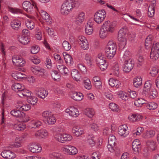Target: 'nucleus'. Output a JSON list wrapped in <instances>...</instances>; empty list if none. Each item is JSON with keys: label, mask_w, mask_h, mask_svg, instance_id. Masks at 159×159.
Returning <instances> with one entry per match:
<instances>
[{"label": "nucleus", "mask_w": 159, "mask_h": 159, "mask_svg": "<svg viewBox=\"0 0 159 159\" xmlns=\"http://www.w3.org/2000/svg\"><path fill=\"white\" fill-rule=\"evenodd\" d=\"M116 23L115 21L110 20L105 21L101 26L99 35L101 39L106 38L110 34L114 33L116 31Z\"/></svg>", "instance_id": "f257e3e1"}, {"label": "nucleus", "mask_w": 159, "mask_h": 159, "mask_svg": "<svg viewBox=\"0 0 159 159\" xmlns=\"http://www.w3.org/2000/svg\"><path fill=\"white\" fill-rule=\"evenodd\" d=\"M80 4V2L78 0H66L61 5L60 12L62 14L67 15L73 8L78 7Z\"/></svg>", "instance_id": "f03ea898"}, {"label": "nucleus", "mask_w": 159, "mask_h": 159, "mask_svg": "<svg viewBox=\"0 0 159 159\" xmlns=\"http://www.w3.org/2000/svg\"><path fill=\"white\" fill-rule=\"evenodd\" d=\"M116 46L115 42L112 41H109L106 47L105 52L108 59H112L115 55L116 51Z\"/></svg>", "instance_id": "7ed1b4c3"}, {"label": "nucleus", "mask_w": 159, "mask_h": 159, "mask_svg": "<svg viewBox=\"0 0 159 159\" xmlns=\"http://www.w3.org/2000/svg\"><path fill=\"white\" fill-rule=\"evenodd\" d=\"M61 150L64 154L71 156L76 155L78 152L76 147L69 145H63L61 148Z\"/></svg>", "instance_id": "20e7f679"}, {"label": "nucleus", "mask_w": 159, "mask_h": 159, "mask_svg": "<svg viewBox=\"0 0 159 159\" xmlns=\"http://www.w3.org/2000/svg\"><path fill=\"white\" fill-rule=\"evenodd\" d=\"M42 116L49 124H53L56 121V119L53 115L49 111H43L42 114Z\"/></svg>", "instance_id": "39448f33"}, {"label": "nucleus", "mask_w": 159, "mask_h": 159, "mask_svg": "<svg viewBox=\"0 0 159 159\" xmlns=\"http://www.w3.org/2000/svg\"><path fill=\"white\" fill-rule=\"evenodd\" d=\"M32 4L29 1H25L23 2L22 4L24 9L28 13H31L33 10V6L35 8H37L36 3L33 1L30 0Z\"/></svg>", "instance_id": "423d86ee"}, {"label": "nucleus", "mask_w": 159, "mask_h": 159, "mask_svg": "<svg viewBox=\"0 0 159 159\" xmlns=\"http://www.w3.org/2000/svg\"><path fill=\"white\" fill-rule=\"evenodd\" d=\"M134 66V62L132 59L125 60L124 61V66L123 70L126 73L130 72L133 69Z\"/></svg>", "instance_id": "0eeeda50"}, {"label": "nucleus", "mask_w": 159, "mask_h": 159, "mask_svg": "<svg viewBox=\"0 0 159 159\" xmlns=\"http://www.w3.org/2000/svg\"><path fill=\"white\" fill-rule=\"evenodd\" d=\"M34 93L39 98L43 99L47 96L48 92L43 88L37 87L35 89Z\"/></svg>", "instance_id": "6e6552de"}, {"label": "nucleus", "mask_w": 159, "mask_h": 159, "mask_svg": "<svg viewBox=\"0 0 159 159\" xmlns=\"http://www.w3.org/2000/svg\"><path fill=\"white\" fill-rule=\"evenodd\" d=\"M12 60L13 64L16 66L22 67L25 63V61L23 58L17 55H14Z\"/></svg>", "instance_id": "1a4fd4ad"}, {"label": "nucleus", "mask_w": 159, "mask_h": 159, "mask_svg": "<svg viewBox=\"0 0 159 159\" xmlns=\"http://www.w3.org/2000/svg\"><path fill=\"white\" fill-rule=\"evenodd\" d=\"M28 149L34 153H39L42 150V147L39 144L30 143L28 146Z\"/></svg>", "instance_id": "9d476101"}, {"label": "nucleus", "mask_w": 159, "mask_h": 159, "mask_svg": "<svg viewBox=\"0 0 159 159\" xmlns=\"http://www.w3.org/2000/svg\"><path fill=\"white\" fill-rule=\"evenodd\" d=\"M118 134L121 137H126L129 133L127 126L125 125H120L118 128Z\"/></svg>", "instance_id": "9b49d317"}, {"label": "nucleus", "mask_w": 159, "mask_h": 159, "mask_svg": "<svg viewBox=\"0 0 159 159\" xmlns=\"http://www.w3.org/2000/svg\"><path fill=\"white\" fill-rule=\"evenodd\" d=\"M80 44L82 48L84 50H87L89 49V45L88 42L85 37L83 36H80L79 37Z\"/></svg>", "instance_id": "f8f14e48"}, {"label": "nucleus", "mask_w": 159, "mask_h": 159, "mask_svg": "<svg viewBox=\"0 0 159 159\" xmlns=\"http://www.w3.org/2000/svg\"><path fill=\"white\" fill-rule=\"evenodd\" d=\"M66 113L68 114L70 116L76 117L79 115L78 110L74 107H71L67 108L65 111Z\"/></svg>", "instance_id": "ddd939ff"}, {"label": "nucleus", "mask_w": 159, "mask_h": 159, "mask_svg": "<svg viewBox=\"0 0 159 159\" xmlns=\"http://www.w3.org/2000/svg\"><path fill=\"white\" fill-rule=\"evenodd\" d=\"M1 156L4 158L7 159L14 158L16 157L14 153L10 150H4L1 153Z\"/></svg>", "instance_id": "4468645a"}, {"label": "nucleus", "mask_w": 159, "mask_h": 159, "mask_svg": "<svg viewBox=\"0 0 159 159\" xmlns=\"http://www.w3.org/2000/svg\"><path fill=\"white\" fill-rule=\"evenodd\" d=\"M143 118V116H142L138 114H130L128 116V119L130 121L135 122L141 120Z\"/></svg>", "instance_id": "2eb2a0df"}, {"label": "nucleus", "mask_w": 159, "mask_h": 159, "mask_svg": "<svg viewBox=\"0 0 159 159\" xmlns=\"http://www.w3.org/2000/svg\"><path fill=\"white\" fill-rule=\"evenodd\" d=\"M146 144L148 150L150 151H155L157 148L156 143L154 140H148L146 142Z\"/></svg>", "instance_id": "dca6fc26"}, {"label": "nucleus", "mask_w": 159, "mask_h": 159, "mask_svg": "<svg viewBox=\"0 0 159 159\" xmlns=\"http://www.w3.org/2000/svg\"><path fill=\"white\" fill-rule=\"evenodd\" d=\"M40 14L43 19L47 23V24L49 25L52 23V18L46 11L41 10Z\"/></svg>", "instance_id": "f3484780"}, {"label": "nucleus", "mask_w": 159, "mask_h": 159, "mask_svg": "<svg viewBox=\"0 0 159 159\" xmlns=\"http://www.w3.org/2000/svg\"><path fill=\"white\" fill-rule=\"evenodd\" d=\"M10 113L12 116L16 118H23L25 117V113L17 109L12 110L11 111Z\"/></svg>", "instance_id": "a211bd4d"}, {"label": "nucleus", "mask_w": 159, "mask_h": 159, "mask_svg": "<svg viewBox=\"0 0 159 159\" xmlns=\"http://www.w3.org/2000/svg\"><path fill=\"white\" fill-rule=\"evenodd\" d=\"M109 84L112 87L119 88L121 87V82L118 80L113 78H110L108 80Z\"/></svg>", "instance_id": "6ab92c4d"}, {"label": "nucleus", "mask_w": 159, "mask_h": 159, "mask_svg": "<svg viewBox=\"0 0 159 159\" xmlns=\"http://www.w3.org/2000/svg\"><path fill=\"white\" fill-rule=\"evenodd\" d=\"M48 133L47 131L44 129L39 130L36 132L35 136L38 138H43L48 136Z\"/></svg>", "instance_id": "aec40b11"}, {"label": "nucleus", "mask_w": 159, "mask_h": 159, "mask_svg": "<svg viewBox=\"0 0 159 159\" xmlns=\"http://www.w3.org/2000/svg\"><path fill=\"white\" fill-rule=\"evenodd\" d=\"M85 14L84 12H80L75 17V22L78 25H80L83 22L85 19Z\"/></svg>", "instance_id": "412c9836"}, {"label": "nucleus", "mask_w": 159, "mask_h": 159, "mask_svg": "<svg viewBox=\"0 0 159 159\" xmlns=\"http://www.w3.org/2000/svg\"><path fill=\"white\" fill-rule=\"evenodd\" d=\"M84 129L78 126H74L72 129V132L77 136H79L84 133Z\"/></svg>", "instance_id": "4be33fe9"}, {"label": "nucleus", "mask_w": 159, "mask_h": 159, "mask_svg": "<svg viewBox=\"0 0 159 159\" xmlns=\"http://www.w3.org/2000/svg\"><path fill=\"white\" fill-rule=\"evenodd\" d=\"M71 96L74 100L79 101L81 100L83 97V94L80 92H73L71 94Z\"/></svg>", "instance_id": "5701e85b"}, {"label": "nucleus", "mask_w": 159, "mask_h": 159, "mask_svg": "<svg viewBox=\"0 0 159 159\" xmlns=\"http://www.w3.org/2000/svg\"><path fill=\"white\" fill-rule=\"evenodd\" d=\"M95 1L99 3L100 5H103L104 6H107L108 8L113 11H115L117 12H119L118 11L116 10L114 6L111 4H110L102 0H95Z\"/></svg>", "instance_id": "b1692460"}, {"label": "nucleus", "mask_w": 159, "mask_h": 159, "mask_svg": "<svg viewBox=\"0 0 159 159\" xmlns=\"http://www.w3.org/2000/svg\"><path fill=\"white\" fill-rule=\"evenodd\" d=\"M71 75L74 80L77 82L80 81L81 75L77 70L73 69L71 72Z\"/></svg>", "instance_id": "393cba45"}, {"label": "nucleus", "mask_w": 159, "mask_h": 159, "mask_svg": "<svg viewBox=\"0 0 159 159\" xmlns=\"http://www.w3.org/2000/svg\"><path fill=\"white\" fill-rule=\"evenodd\" d=\"M153 39V37L151 34L149 35L146 38L145 41V46L146 49H148L151 48Z\"/></svg>", "instance_id": "a878e982"}, {"label": "nucleus", "mask_w": 159, "mask_h": 159, "mask_svg": "<svg viewBox=\"0 0 159 159\" xmlns=\"http://www.w3.org/2000/svg\"><path fill=\"white\" fill-rule=\"evenodd\" d=\"M152 84V82L150 80H148L146 81L143 87V91L145 94H147V93L150 92L151 90Z\"/></svg>", "instance_id": "bb28decb"}, {"label": "nucleus", "mask_w": 159, "mask_h": 159, "mask_svg": "<svg viewBox=\"0 0 159 159\" xmlns=\"http://www.w3.org/2000/svg\"><path fill=\"white\" fill-rule=\"evenodd\" d=\"M61 57L64 58L67 64H71L73 63V59L71 56L67 54L66 52H63L62 57Z\"/></svg>", "instance_id": "cd10ccee"}, {"label": "nucleus", "mask_w": 159, "mask_h": 159, "mask_svg": "<svg viewBox=\"0 0 159 159\" xmlns=\"http://www.w3.org/2000/svg\"><path fill=\"white\" fill-rule=\"evenodd\" d=\"M73 138L72 136L70 134L66 133H63L60 134V142L63 143L66 141L71 140Z\"/></svg>", "instance_id": "c85d7f7f"}, {"label": "nucleus", "mask_w": 159, "mask_h": 159, "mask_svg": "<svg viewBox=\"0 0 159 159\" xmlns=\"http://www.w3.org/2000/svg\"><path fill=\"white\" fill-rule=\"evenodd\" d=\"M31 94V92L26 89H24V88L19 92L17 95L21 97H28Z\"/></svg>", "instance_id": "c756f323"}, {"label": "nucleus", "mask_w": 159, "mask_h": 159, "mask_svg": "<svg viewBox=\"0 0 159 159\" xmlns=\"http://www.w3.org/2000/svg\"><path fill=\"white\" fill-rule=\"evenodd\" d=\"M111 69L113 74L116 76L119 75V68L118 63L116 62L114 63L111 66Z\"/></svg>", "instance_id": "7c9ffc66"}, {"label": "nucleus", "mask_w": 159, "mask_h": 159, "mask_svg": "<svg viewBox=\"0 0 159 159\" xmlns=\"http://www.w3.org/2000/svg\"><path fill=\"white\" fill-rule=\"evenodd\" d=\"M155 134V132L153 130H149L145 131L143 134L144 138L148 139L152 138Z\"/></svg>", "instance_id": "2f4dec72"}, {"label": "nucleus", "mask_w": 159, "mask_h": 159, "mask_svg": "<svg viewBox=\"0 0 159 159\" xmlns=\"http://www.w3.org/2000/svg\"><path fill=\"white\" fill-rule=\"evenodd\" d=\"M133 83L134 86L138 88L142 84V78L140 76L137 77L134 79Z\"/></svg>", "instance_id": "473e14b6"}, {"label": "nucleus", "mask_w": 159, "mask_h": 159, "mask_svg": "<svg viewBox=\"0 0 159 159\" xmlns=\"http://www.w3.org/2000/svg\"><path fill=\"white\" fill-rule=\"evenodd\" d=\"M24 88L23 85L20 84L15 83L14 84L11 86L12 89L17 93V94L19 93L20 90Z\"/></svg>", "instance_id": "72a5a7b5"}, {"label": "nucleus", "mask_w": 159, "mask_h": 159, "mask_svg": "<svg viewBox=\"0 0 159 159\" xmlns=\"http://www.w3.org/2000/svg\"><path fill=\"white\" fill-rule=\"evenodd\" d=\"M87 138V142L89 144L91 147L94 146L96 144L94 136L93 135H89Z\"/></svg>", "instance_id": "f704fd0d"}, {"label": "nucleus", "mask_w": 159, "mask_h": 159, "mask_svg": "<svg viewBox=\"0 0 159 159\" xmlns=\"http://www.w3.org/2000/svg\"><path fill=\"white\" fill-rule=\"evenodd\" d=\"M105 62L106 61L102 53L99 54L96 58V62L98 65L101 64H104Z\"/></svg>", "instance_id": "c9c22d12"}, {"label": "nucleus", "mask_w": 159, "mask_h": 159, "mask_svg": "<svg viewBox=\"0 0 159 159\" xmlns=\"http://www.w3.org/2000/svg\"><path fill=\"white\" fill-rule=\"evenodd\" d=\"M41 124L42 123L39 121L32 120L29 123L28 126L30 128H35L40 126Z\"/></svg>", "instance_id": "e433bc0d"}, {"label": "nucleus", "mask_w": 159, "mask_h": 159, "mask_svg": "<svg viewBox=\"0 0 159 159\" xmlns=\"http://www.w3.org/2000/svg\"><path fill=\"white\" fill-rule=\"evenodd\" d=\"M150 57L152 61H155L159 58V52L151 50Z\"/></svg>", "instance_id": "4c0bfd02"}, {"label": "nucleus", "mask_w": 159, "mask_h": 159, "mask_svg": "<svg viewBox=\"0 0 159 159\" xmlns=\"http://www.w3.org/2000/svg\"><path fill=\"white\" fill-rule=\"evenodd\" d=\"M26 128V125L23 123H19L15 124L13 126V128L15 130L19 131L24 130Z\"/></svg>", "instance_id": "58836bf2"}, {"label": "nucleus", "mask_w": 159, "mask_h": 159, "mask_svg": "<svg viewBox=\"0 0 159 159\" xmlns=\"http://www.w3.org/2000/svg\"><path fill=\"white\" fill-rule=\"evenodd\" d=\"M25 75L19 71H16L12 74V76L15 80H18L25 77Z\"/></svg>", "instance_id": "ea45409f"}, {"label": "nucleus", "mask_w": 159, "mask_h": 159, "mask_svg": "<svg viewBox=\"0 0 159 159\" xmlns=\"http://www.w3.org/2000/svg\"><path fill=\"white\" fill-rule=\"evenodd\" d=\"M84 113L88 117L91 118L94 116L95 111L93 109L87 108L84 110Z\"/></svg>", "instance_id": "a19ab883"}, {"label": "nucleus", "mask_w": 159, "mask_h": 159, "mask_svg": "<svg viewBox=\"0 0 159 159\" xmlns=\"http://www.w3.org/2000/svg\"><path fill=\"white\" fill-rule=\"evenodd\" d=\"M116 93L119 98L123 100H126L128 99V94L125 92L120 91L116 92Z\"/></svg>", "instance_id": "79ce46f5"}, {"label": "nucleus", "mask_w": 159, "mask_h": 159, "mask_svg": "<svg viewBox=\"0 0 159 159\" xmlns=\"http://www.w3.org/2000/svg\"><path fill=\"white\" fill-rule=\"evenodd\" d=\"M27 101L29 103L34 105L37 102L38 98L36 97L30 96L28 97Z\"/></svg>", "instance_id": "37998d69"}, {"label": "nucleus", "mask_w": 159, "mask_h": 159, "mask_svg": "<svg viewBox=\"0 0 159 159\" xmlns=\"http://www.w3.org/2000/svg\"><path fill=\"white\" fill-rule=\"evenodd\" d=\"M118 41L120 42V45L122 48H124L127 43V39L126 36H120V37L118 36Z\"/></svg>", "instance_id": "c03bdc74"}, {"label": "nucleus", "mask_w": 159, "mask_h": 159, "mask_svg": "<svg viewBox=\"0 0 159 159\" xmlns=\"http://www.w3.org/2000/svg\"><path fill=\"white\" fill-rule=\"evenodd\" d=\"M19 42L22 44L25 45L30 42V40L28 37L22 36L20 38H19Z\"/></svg>", "instance_id": "a18cd8bd"}, {"label": "nucleus", "mask_w": 159, "mask_h": 159, "mask_svg": "<svg viewBox=\"0 0 159 159\" xmlns=\"http://www.w3.org/2000/svg\"><path fill=\"white\" fill-rule=\"evenodd\" d=\"M146 100L143 99L141 98H139L135 100L134 105L137 107H141L143 104H146Z\"/></svg>", "instance_id": "49530a36"}, {"label": "nucleus", "mask_w": 159, "mask_h": 159, "mask_svg": "<svg viewBox=\"0 0 159 159\" xmlns=\"http://www.w3.org/2000/svg\"><path fill=\"white\" fill-rule=\"evenodd\" d=\"M146 107L150 110H154L157 107L158 105L154 102H148L146 103Z\"/></svg>", "instance_id": "de8ad7c7"}, {"label": "nucleus", "mask_w": 159, "mask_h": 159, "mask_svg": "<svg viewBox=\"0 0 159 159\" xmlns=\"http://www.w3.org/2000/svg\"><path fill=\"white\" fill-rule=\"evenodd\" d=\"M21 23L20 21L17 20H13L11 23L12 28L15 29H17L20 25Z\"/></svg>", "instance_id": "09e8293b"}, {"label": "nucleus", "mask_w": 159, "mask_h": 159, "mask_svg": "<svg viewBox=\"0 0 159 159\" xmlns=\"http://www.w3.org/2000/svg\"><path fill=\"white\" fill-rule=\"evenodd\" d=\"M60 73L62 75L65 76L68 75L69 71L65 66L63 65L60 66Z\"/></svg>", "instance_id": "8fccbe9b"}, {"label": "nucleus", "mask_w": 159, "mask_h": 159, "mask_svg": "<svg viewBox=\"0 0 159 159\" xmlns=\"http://www.w3.org/2000/svg\"><path fill=\"white\" fill-rule=\"evenodd\" d=\"M128 32V29L126 27H124L121 28L119 31L118 36H126Z\"/></svg>", "instance_id": "3c124183"}, {"label": "nucleus", "mask_w": 159, "mask_h": 159, "mask_svg": "<svg viewBox=\"0 0 159 159\" xmlns=\"http://www.w3.org/2000/svg\"><path fill=\"white\" fill-rule=\"evenodd\" d=\"M34 22L31 20H27L25 21V25L30 30H32L34 27Z\"/></svg>", "instance_id": "603ef678"}, {"label": "nucleus", "mask_w": 159, "mask_h": 159, "mask_svg": "<svg viewBox=\"0 0 159 159\" xmlns=\"http://www.w3.org/2000/svg\"><path fill=\"white\" fill-rule=\"evenodd\" d=\"M85 62L89 66H91L93 64V60L90 56L88 54H86L85 56Z\"/></svg>", "instance_id": "864d4df0"}, {"label": "nucleus", "mask_w": 159, "mask_h": 159, "mask_svg": "<svg viewBox=\"0 0 159 159\" xmlns=\"http://www.w3.org/2000/svg\"><path fill=\"white\" fill-rule=\"evenodd\" d=\"M94 21L98 24H100L104 20L103 18L99 17L96 13H95L94 15Z\"/></svg>", "instance_id": "5fc2aeb1"}, {"label": "nucleus", "mask_w": 159, "mask_h": 159, "mask_svg": "<svg viewBox=\"0 0 159 159\" xmlns=\"http://www.w3.org/2000/svg\"><path fill=\"white\" fill-rule=\"evenodd\" d=\"M109 108L111 111H114L117 112L119 110L118 105L114 103H111L109 105Z\"/></svg>", "instance_id": "6e6d98bb"}, {"label": "nucleus", "mask_w": 159, "mask_h": 159, "mask_svg": "<svg viewBox=\"0 0 159 159\" xmlns=\"http://www.w3.org/2000/svg\"><path fill=\"white\" fill-rule=\"evenodd\" d=\"M84 85L87 89L89 90L92 88L91 82L89 79H86L84 81Z\"/></svg>", "instance_id": "4d7b16f0"}, {"label": "nucleus", "mask_w": 159, "mask_h": 159, "mask_svg": "<svg viewBox=\"0 0 159 159\" xmlns=\"http://www.w3.org/2000/svg\"><path fill=\"white\" fill-rule=\"evenodd\" d=\"M60 134V129L59 128H56L53 132L54 138L55 140L58 142Z\"/></svg>", "instance_id": "13d9d810"}, {"label": "nucleus", "mask_w": 159, "mask_h": 159, "mask_svg": "<svg viewBox=\"0 0 159 159\" xmlns=\"http://www.w3.org/2000/svg\"><path fill=\"white\" fill-rule=\"evenodd\" d=\"M62 45L64 49L66 51L69 50L71 48L70 45L68 42L66 41L63 42Z\"/></svg>", "instance_id": "bf43d9fd"}, {"label": "nucleus", "mask_w": 159, "mask_h": 159, "mask_svg": "<svg viewBox=\"0 0 159 159\" xmlns=\"http://www.w3.org/2000/svg\"><path fill=\"white\" fill-rule=\"evenodd\" d=\"M151 98H153L157 97V93L155 89H152L150 92L147 93Z\"/></svg>", "instance_id": "052dcab7"}, {"label": "nucleus", "mask_w": 159, "mask_h": 159, "mask_svg": "<svg viewBox=\"0 0 159 159\" xmlns=\"http://www.w3.org/2000/svg\"><path fill=\"white\" fill-rule=\"evenodd\" d=\"M95 13L98 14L99 17H101V18H103L104 20L105 19L107 15L106 12L105 10H102L98 11Z\"/></svg>", "instance_id": "680f3d73"}, {"label": "nucleus", "mask_w": 159, "mask_h": 159, "mask_svg": "<svg viewBox=\"0 0 159 159\" xmlns=\"http://www.w3.org/2000/svg\"><path fill=\"white\" fill-rule=\"evenodd\" d=\"M95 13L98 14L99 17H101V18H103L104 20L105 19L107 15L106 12L105 10H102L98 11Z\"/></svg>", "instance_id": "e2e57ef3"}, {"label": "nucleus", "mask_w": 159, "mask_h": 159, "mask_svg": "<svg viewBox=\"0 0 159 159\" xmlns=\"http://www.w3.org/2000/svg\"><path fill=\"white\" fill-rule=\"evenodd\" d=\"M46 70L45 69L39 67L36 75L42 77L45 75Z\"/></svg>", "instance_id": "0e129e2a"}, {"label": "nucleus", "mask_w": 159, "mask_h": 159, "mask_svg": "<svg viewBox=\"0 0 159 159\" xmlns=\"http://www.w3.org/2000/svg\"><path fill=\"white\" fill-rule=\"evenodd\" d=\"M116 140V138L115 136L113 135H110L108 138V143L111 144L115 145Z\"/></svg>", "instance_id": "69168bd1"}, {"label": "nucleus", "mask_w": 159, "mask_h": 159, "mask_svg": "<svg viewBox=\"0 0 159 159\" xmlns=\"http://www.w3.org/2000/svg\"><path fill=\"white\" fill-rule=\"evenodd\" d=\"M155 11L154 7L152 6H149L148 9V14L149 16L152 17L154 14Z\"/></svg>", "instance_id": "338daca9"}, {"label": "nucleus", "mask_w": 159, "mask_h": 159, "mask_svg": "<svg viewBox=\"0 0 159 159\" xmlns=\"http://www.w3.org/2000/svg\"><path fill=\"white\" fill-rule=\"evenodd\" d=\"M51 159H60V154L59 153L53 152L49 155Z\"/></svg>", "instance_id": "774afa93"}]
</instances>
